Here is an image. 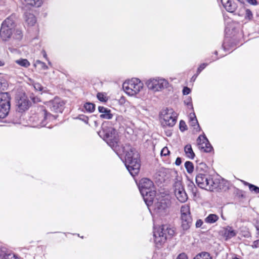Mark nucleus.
<instances>
[{
	"label": "nucleus",
	"mask_w": 259,
	"mask_h": 259,
	"mask_svg": "<svg viewBox=\"0 0 259 259\" xmlns=\"http://www.w3.org/2000/svg\"><path fill=\"white\" fill-rule=\"evenodd\" d=\"M180 130L182 132H184L187 130V125L183 120H181L179 124Z\"/></svg>",
	"instance_id": "4c0bfd02"
},
{
	"label": "nucleus",
	"mask_w": 259,
	"mask_h": 259,
	"mask_svg": "<svg viewBox=\"0 0 259 259\" xmlns=\"http://www.w3.org/2000/svg\"><path fill=\"white\" fill-rule=\"evenodd\" d=\"M14 35H15V38L17 39H21L23 36L22 32L20 29H16L15 30Z\"/></svg>",
	"instance_id": "e433bc0d"
},
{
	"label": "nucleus",
	"mask_w": 259,
	"mask_h": 259,
	"mask_svg": "<svg viewBox=\"0 0 259 259\" xmlns=\"http://www.w3.org/2000/svg\"><path fill=\"white\" fill-rule=\"evenodd\" d=\"M207 169L206 164L203 162H201L197 164L196 166V170L198 173H202L205 172Z\"/></svg>",
	"instance_id": "2f4dec72"
},
{
	"label": "nucleus",
	"mask_w": 259,
	"mask_h": 259,
	"mask_svg": "<svg viewBox=\"0 0 259 259\" xmlns=\"http://www.w3.org/2000/svg\"><path fill=\"white\" fill-rule=\"evenodd\" d=\"M4 65V63L2 61H0V66H2Z\"/></svg>",
	"instance_id": "13d9d810"
},
{
	"label": "nucleus",
	"mask_w": 259,
	"mask_h": 259,
	"mask_svg": "<svg viewBox=\"0 0 259 259\" xmlns=\"http://www.w3.org/2000/svg\"><path fill=\"white\" fill-rule=\"evenodd\" d=\"M175 195L178 200L181 202H185L188 199L187 194L181 181L175 182L174 186Z\"/></svg>",
	"instance_id": "4468645a"
},
{
	"label": "nucleus",
	"mask_w": 259,
	"mask_h": 259,
	"mask_svg": "<svg viewBox=\"0 0 259 259\" xmlns=\"http://www.w3.org/2000/svg\"><path fill=\"white\" fill-rule=\"evenodd\" d=\"M31 105V102L25 95H20L16 97L17 111L23 112L28 110Z\"/></svg>",
	"instance_id": "ddd939ff"
},
{
	"label": "nucleus",
	"mask_w": 259,
	"mask_h": 259,
	"mask_svg": "<svg viewBox=\"0 0 259 259\" xmlns=\"http://www.w3.org/2000/svg\"><path fill=\"white\" fill-rule=\"evenodd\" d=\"M0 104L10 107V97L8 93H0Z\"/></svg>",
	"instance_id": "6ab92c4d"
},
{
	"label": "nucleus",
	"mask_w": 259,
	"mask_h": 259,
	"mask_svg": "<svg viewBox=\"0 0 259 259\" xmlns=\"http://www.w3.org/2000/svg\"><path fill=\"white\" fill-rule=\"evenodd\" d=\"M214 54L217 55H218V52L217 51H215L214 52Z\"/></svg>",
	"instance_id": "680f3d73"
},
{
	"label": "nucleus",
	"mask_w": 259,
	"mask_h": 259,
	"mask_svg": "<svg viewBox=\"0 0 259 259\" xmlns=\"http://www.w3.org/2000/svg\"><path fill=\"white\" fill-rule=\"evenodd\" d=\"M197 142L199 148L204 152H210L212 150V147L204 135L200 136L197 139Z\"/></svg>",
	"instance_id": "dca6fc26"
},
{
	"label": "nucleus",
	"mask_w": 259,
	"mask_h": 259,
	"mask_svg": "<svg viewBox=\"0 0 259 259\" xmlns=\"http://www.w3.org/2000/svg\"><path fill=\"white\" fill-rule=\"evenodd\" d=\"M203 222L201 220H198L195 224L196 228H200L202 225Z\"/></svg>",
	"instance_id": "de8ad7c7"
},
{
	"label": "nucleus",
	"mask_w": 259,
	"mask_h": 259,
	"mask_svg": "<svg viewBox=\"0 0 259 259\" xmlns=\"http://www.w3.org/2000/svg\"><path fill=\"white\" fill-rule=\"evenodd\" d=\"M153 186V182L147 178L142 179L139 184V190L148 206H150L155 196Z\"/></svg>",
	"instance_id": "39448f33"
},
{
	"label": "nucleus",
	"mask_w": 259,
	"mask_h": 259,
	"mask_svg": "<svg viewBox=\"0 0 259 259\" xmlns=\"http://www.w3.org/2000/svg\"><path fill=\"white\" fill-rule=\"evenodd\" d=\"M176 259H188L187 256L185 253L180 254Z\"/></svg>",
	"instance_id": "49530a36"
},
{
	"label": "nucleus",
	"mask_w": 259,
	"mask_h": 259,
	"mask_svg": "<svg viewBox=\"0 0 259 259\" xmlns=\"http://www.w3.org/2000/svg\"><path fill=\"white\" fill-rule=\"evenodd\" d=\"M98 99L101 102H106L108 100L106 95L103 93H98L97 95Z\"/></svg>",
	"instance_id": "72a5a7b5"
},
{
	"label": "nucleus",
	"mask_w": 259,
	"mask_h": 259,
	"mask_svg": "<svg viewBox=\"0 0 259 259\" xmlns=\"http://www.w3.org/2000/svg\"><path fill=\"white\" fill-rule=\"evenodd\" d=\"M56 116L47 112L44 106L35 108L34 113L30 117L33 126L37 127H44L50 121L55 120Z\"/></svg>",
	"instance_id": "f03ea898"
},
{
	"label": "nucleus",
	"mask_w": 259,
	"mask_h": 259,
	"mask_svg": "<svg viewBox=\"0 0 259 259\" xmlns=\"http://www.w3.org/2000/svg\"><path fill=\"white\" fill-rule=\"evenodd\" d=\"M33 85L34 89L36 91H42L43 90V87L39 83L34 82L33 83Z\"/></svg>",
	"instance_id": "a19ab883"
},
{
	"label": "nucleus",
	"mask_w": 259,
	"mask_h": 259,
	"mask_svg": "<svg viewBox=\"0 0 259 259\" xmlns=\"http://www.w3.org/2000/svg\"><path fill=\"white\" fill-rule=\"evenodd\" d=\"M78 119L83 121V122H84L85 123L88 124V120H89V118L87 116H85L84 115H80L78 116L77 117Z\"/></svg>",
	"instance_id": "37998d69"
},
{
	"label": "nucleus",
	"mask_w": 259,
	"mask_h": 259,
	"mask_svg": "<svg viewBox=\"0 0 259 259\" xmlns=\"http://www.w3.org/2000/svg\"><path fill=\"white\" fill-rule=\"evenodd\" d=\"M31 100L35 103L40 101V99L37 97H31Z\"/></svg>",
	"instance_id": "09e8293b"
},
{
	"label": "nucleus",
	"mask_w": 259,
	"mask_h": 259,
	"mask_svg": "<svg viewBox=\"0 0 259 259\" xmlns=\"http://www.w3.org/2000/svg\"><path fill=\"white\" fill-rule=\"evenodd\" d=\"M64 105L63 101L58 97L55 98L48 103L50 110L55 112H62Z\"/></svg>",
	"instance_id": "2eb2a0df"
},
{
	"label": "nucleus",
	"mask_w": 259,
	"mask_h": 259,
	"mask_svg": "<svg viewBox=\"0 0 259 259\" xmlns=\"http://www.w3.org/2000/svg\"><path fill=\"white\" fill-rule=\"evenodd\" d=\"M10 107L0 104V118H4L8 114Z\"/></svg>",
	"instance_id": "412c9836"
},
{
	"label": "nucleus",
	"mask_w": 259,
	"mask_h": 259,
	"mask_svg": "<svg viewBox=\"0 0 259 259\" xmlns=\"http://www.w3.org/2000/svg\"><path fill=\"white\" fill-rule=\"evenodd\" d=\"M184 151L186 156L190 159H193L195 156V154L192 149L190 145H187L185 146Z\"/></svg>",
	"instance_id": "4be33fe9"
},
{
	"label": "nucleus",
	"mask_w": 259,
	"mask_h": 259,
	"mask_svg": "<svg viewBox=\"0 0 259 259\" xmlns=\"http://www.w3.org/2000/svg\"><path fill=\"white\" fill-rule=\"evenodd\" d=\"M27 4L35 6L36 7H39L41 6L42 4V0H24Z\"/></svg>",
	"instance_id": "cd10ccee"
},
{
	"label": "nucleus",
	"mask_w": 259,
	"mask_h": 259,
	"mask_svg": "<svg viewBox=\"0 0 259 259\" xmlns=\"http://www.w3.org/2000/svg\"><path fill=\"white\" fill-rule=\"evenodd\" d=\"M229 0H221V3L224 8L227 5V4H229Z\"/></svg>",
	"instance_id": "864d4df0"
},
{
	"label": "nucleus",
	"mask_w": 259,
	"mask_h": 259,
	"mask_svg": "<svg viewBox=\"0 0 259 259\" xmlns=\"http://www.w3.org/2000/svg\"><path fill=\"white\" fill-rule=\"evenodd\" d=\"M177 114L172 109H167L161 115V123L163 127H172L176 123Z\"/></svg>",
	"instance_id": "1a4fd4ad"
},
{
	"label": "nucleus",
	"mask_w": 259,
	"mask_h": 259,
	"mask_svg": "<svg viewBox=\"0 0 259 259\" xmlns=\"http://www.w3.org/2000/svg\"><path fill=\"white\" fill-rule=\"evenodd\" d=\"M195 180L198 186L201 189L213 191L218 186L211 176L208 174L198 173L196 176Z\"/></svg>",
	"instance_id": "0eeeda50"
},
{
	"label": "nucleus",
	"mask_w": 259,
	"mask_h": 259,
	"mask_svg": "<svg viewBox=\"0 0 259 259\" xmlns=\"http://www.w3.org/2000/svg\"><path fill=\"white\" fill-rule=\"evenodd\" d=\"M243 183L245 185L248 186L251 192H253L255 194L259 193V187L245 181H243Z\"/></svg>",
	"instance_id": "7c9ffc66"
},
{
	"label": "nucleus",
	"mask_w": 259,
	"mask_h": 259,
	"mask_svg": "<svg viewBox=\"0 0 259 259\" xmlns=\"http://www.w3.org/2000/svg\"><path fill=\"white\" fill-rule=\"evenodd\" d=\"M193 116H194V117H192V116H191V117H190L191 118L190 122H191V125L195 126L196 124H197L198 126H199V125L198 123V121L196 119V117L194 113H193Z\"/></svg>",
	"instance_id": "58836bf2"
},
{
	"label": "nucleus",
	"mask_w": 259,
	"mask_h": 259,
	"mask_svg": "<svg viewBox=\"0 0 259 259\" xmlns=\"http://www.w3.org/2000/svg\"><path fill=\"white\" fill-rule=\"evenodd\" d=\"M256 229L258 230V231L259 232V227H257Z\"/></svg>",
	"instance_id": "e2e57ef3"
},
{
	"label": "nucleus",
	"mask_w": 259,
	"mask_h": 259,
	"mask_svg": "<svg viewBox=\"0 0 259 259\" xmlns=\"http://www.w3.org/2000/svg\"><path fill=\"white\" fill-rule=\"evenodd\" d=\"M237 233V231L234 230L232 227L228 226L224 228L223 234L225 239L227 240L235 237Z\"/></svg>",
	"instance_id": "f3484780"
},
{
	"label": "nucleus",
	"mask_w": 259,
	"mask_h": 259,
	"mask_svg": "<svg viewBox=\"0 0 259 259\" xmlns=\"http://www.w3.org/2000/svg\"><path fill=\"white\" fill-rule=\"evenodd\" d=\"M117 149L119 151L114 150V151L118 155L122 154L124 155V164L130 174L133 177L137 175L139 172L141 165L139 154L136 149L130 144L119 146Z\"/></svg>",
	"instance_id": "f257e3e1"
},
{
	"label": "nucleus",
	"mask_w": 259,
	"mask_h": 259,
	"mask_svg": "<svg viewBox=\"0 0 259 259\" xmlns=\"http://www.w3.org/2000/svg\"><path fill=\"white\" fill-rule=\"evenodd\" d=\"M252 246L253 248H257L258 247H259V239L254 241L253 242V244L252 245Z\"/></svg>",
	"instance_id": "8fccbe9b"
},
{
	"label": "nucleus",
	"mask_w": 259,
	"mask_h": 259,
	"mask_svg": "<svg viewBox=\"0 0 259 259\" xmlns=\"http://www.w3.org/2000/svg\"><path fill=\"white\" fill-rule=\"evenodd\" d=\"M249 4L255 5L256 4L257 2L256 0H246Z\"/></svg>",
	"instance_id": "5fc2aeb1"
},
{
	"label": "nucleus",
	"mask_w": 259,
	"mask_h": 259,
	"mask_svg": "<svg viewBox=\"0 0 259 259\" xmlns=\"http://www.w3.org/2000/svg\"><path fill=\"white\" fill-rule=\"evenodd\" d=\"M98 111L101 113L100 117L101 118L110 119L113 116V115L111 113V110L103 106H99Z\"/></svg>",
	"instance_id": "a211bd4d"
},
{
	"label": "nucleus",
	"mask_w": 259,
	"mask_h": 259,
	"mask_svg": "<svg viewBox=\"0 0 259 259\" xmlns=\"http://www.w3.org/2000/svg\"><path fill=\"white\" fill-rule=\"evenodd\" d=\"M153 203L154 212L159 215H164L166 214L168 210V207L170 205V202L169 199L162 198L160 199L154 201L151 203Z\"/></svg>",
	"instance_id": "9b49d317"
},
{
	"label": "nucleus",
	"mask_w": 259,
	"mask_h": 259,
	"mask_svg": "<svg viewBox=\"0 0 259 259\" xmlns=\"http://www.w3.org/2000/svg\"><path fill=\"white\" fill-rule=\"evenodd\" d=\"M184 103L188 106V107L191 109H193V105L192 104V99L190 97H187L185 100H184Z\"/></svg>",
	"instance_id": "c9c22d12"
},
{
	"label": "nucleus",
	"mask_w": 259,
	"mask_h": 259,
	"mask_svg": "<svg viewBox=\"0 0 259 259\" xmlns=\"http://www.w3.org/2000/svg\"><path fill=\"white\" fill-rule=\"evenodd\" d=\"M48 62V64L50 65H52V63L49 60V61H47Z\"/></svg>",
	"instance_id": "bf43d9fd"
},
{
	"label": "nucleus",
	"mask_w": 259,
	"mask_h": 259,
	"mask_svg": "<svg viewBox=\"0 0 259 259\" xmlns=\"http://www.w3.org/2000/svg\"><path fill=\"white\" fill-rule=\"evenodd\" d=\"M219 220V217L215 214H210L205 219V222L208 224H213Z\"/></svg>",
	"instance_id": "393cba45"
},
{
	"label": "nucleus",
	"mask_w": 259,
	"mask_h": 259,
	"mask_svg": "<svg viewBox=\"0 0 259 259\" xmlns=\"http://www.w3.org/2000/svg\"><path fill=\"white\" fill-rule=\"evenodd\" d=\"M167 136L169 137L171 135L172 132L170 131H168L165 132Z\"/></svg>",
	"instance_id": "6e6d98bb"
},
{
	"label": "nucleus",
	"mask_w": 259,
	"mask_h": 259,
	"mask_svg": "<svg viewBox=\"0 0 259 259\" xmlns=\"http://www.w3.org/2000/svg\"><path fill=\"white\" fill-rule=\"evenodd\" d=\"M233 259H240V258H239L238 257L235 256Z\"/></svg>",
	"instance_id": "052dcab7"
},
{
	"label": "nucleus",
	"mask_w": 259,
	"mask_h": 259,
	"mask_svg": "<svg viewBox=\"0 0 259 259\" xmlns=\"http://www.w3.org/2000/svg\"><path fill=\"white\" fill-rule=\"evenodd\" d=\"M181 162H182L181 158L180 157H178L176 159V162H175V164L177 165H180L181 164Z\"/></svg>",
	"instance_id": "603ef678"
},
{
	"label": "nucleus",
	"mask_w": 259,
	"mask_h": 259,
	"mask_svg": "<svg viewBox=\"0 0 259 259\" xmlns=\"http://www.w3.org/2000/svg\"><path fill=\"white\" fill-rule=\"evenodd\" d=\"M15 62L19 65L25 68L28 67L30 65L26 59H20L16 60Z\"/></svg>",
	"instance_id": "bb28decb"
},
{
	"label": "nucleus",
	"mask_w": 259,
	"mask_h": 259,
	"mask_svg": "<svg viewBox=\"0 0 259 259\" xmlns=\"http://www.w3.org/2000/svg\"><path fill=\"white\" fill-rule=\"evenodd\" d=\"M37 65H39L41 69L47 70L48 69V67L47 66V65L44 62L40 60H37L35 61L34 63V66H36Z\"/></svg>",
	"instance_id": "f704fd0d"
},
{
	"label": "nucleus",
	"mask_w": 259,
	"mask_h": 259,
	"mask_svg": "<svg viewBox=\"0 0 259 259\" xmlns=\"http://www.w3.org/2000/svg\"><path fill=\"white\" fill-rule=\"evenodd\" d=\"M41 54L42 55L43 57L46 59L47 61H49V58L47 57V54L45 50H42L41 51Z\"/></svg>",
	"instance_id": "3c124183"
},
{
	"label": "nucleus",
	"mask_w": 259,
	"mask_h": 259,
	"mask_svg": "<svg viewBox=\"0 0 259 259\" xmlns=\"http://www.w3.org/2000/svg\"><path fill=\"white\" fill-rule=\"evenodd\" d=\"M237 7V6L236 3L232 2V1L229 0V4H227L225 8L228 12L230 13H233L236 11Z\"/></svg>",
	"instance_id": "b1692460"
},
{
	"label": "nucleus",
	"mask_w": 259,
	"mask_h": 259,
	"mask_svg": "<svg viewBox=\"0 0 259 259\" xmlns=\"http://www.w3.org/2000/svg\"><path fill=\"white\" fill-rule=\"evenodd\" d=\"M145 84L149 90L154 92H160L169 86L168 80L160 77L151 78L146 81Z\"/></svg>",
	"instance_id": "6e6552de"
},
{
	"label": "nucleus",
	"mask_w": 259,
	"mask_h": 259,
	"mask_svg": "<svg viewBox=\"0 0 259 259\" xmlns=\"http://www.w3.org/2000/svg\"><path fill=\"white\" fill-rule=\"evenodd\" d=\"M187 185L188 190L191 192L192 194L195 195L197 191V188L194 183L192 181L188 180Z\"/></svg>",
	"instance_id": "c85d7f7f"
},
{
	"label": "nucleus",
	"mask_w": 259,
	"mask_h": 259,
	"mask_svg": "<svg viewBox=\"0 0 259 259\" xmlns=\"http://www.w3.org/2000/svg\"><path fill=\"white\" fill-rule=\"evenodd\" d=\"M198 74H197V73L194 75H193L191 78L192 80H193V81H194L196 78H197V76H198Z\"/></svg>",
	"instance_id": "4d7b16f0"
},
{
	"label": "nucleus",
	"mask_w": 259,
	"mask_h": 259,
	"mask_svg": "<svg viewBox=\"0 0 259 259\" xmlns=\"http://www.w3.org/2000/svg\"><path fill=\"white\" fill-rule=\"evenodd\" d=\"M181 227L183 230H188L192 223V218L191 216L190 207L185 204L181 207Z\"/></svg>",
	"instance_id": "f8f14e48"
},
{
	"label": "nucleus",
	"mask_w": 259,
	"mask_h": 259,
	"mask_svg": "<svg viewBox=\"0 0 259 259\" xmlns=\"http://www.w3.org/2000/svg\"><path fill=\"white\" fill-rule=\"evenodd\" d=\"M1 259H20V258L12 252H5L0 254Z\"/></svg>",
	"instance_id": "5701e85b"
},
{
	"label": "nucleus",
	"mask_w": 259,
	"mask_h": 259,
	"mask_svg": "<svg viewBox=\"0 0 259 259\" xmlns=\"http://www.w3.org/2000/svg\"><path fill=\"white\" fill-rule=\"evenodd\" d=\"M193 259H212V257L208 252H201L197 254Z\"/></svg>",
	"instance_id": "a878e982"
},
{
	"label": "nucleus",
	"mask_w": 259,
	"mask_h": 259,
	"mask_svg": "<svg viewBox=\"0 0 259 259\" xmlns=\"http://www.w3.org/2000/svg\"><path fill=\"white\" fill-rule=\"evenodd\" d=\"M169 153V151L168 150L167 147H164L161 151V155L162 156H166Z\"/></svg>",
	"instance_id": "c03bdc74"
},
{
	"label": "nucleus",
	"mask_w": 259,
	"mask_h": 259,
	"mask_svg": "<svg viewBox=\"0 0 259 259\" xmlns=\"http://www.w3.org/2000/svg\"><path fill=\"white\" fill-rule=\"evenodd\" d=\"M175 229L169 225H163L161 227L154 228V242L157 247L162 246L166 240L175 235Z\"/></svg>",
	"instance_id": "20e7f679"
},
{
	"label": "nucleus",
	"mask_w": 259,
	"mask_h": 259,
	"mask_svg": "<svg viewBox=\"0 0 259 259\" xmlns=\"http://www.w3.org/2000/svg\"><path fill=\"white\" fill-rule=\"evenodd\" d=\"M185 167L189 174H192L194 171V165L191 161H186L185 163Z\"/></svg>",
	"instance_id": "473e14b6"
},
{
	"label": "nucleus",
	"mask_w": 259,
	"mask_h": 259,
	"mask_svg": "<svg viewBox=\"0 0 259 259\" xmlns=\"http://www.w3.org/2000/svg\"><path fill=\"white\" fill-rule=\"evenodd\" d=\"M25 20L29 26H33L36 22V19L34 15L27 12L25 13Z\"/></svg>",
	"instance_id": "aec40b11"
},
{
	"label": "nucleus",
	"mask_w": 259,
	"mask_h": 259,
	"mask_svg": "<svg viewBox=\"0 0 259 259\" xmlns=\"http://www.w3.org/2000/svg\"><path fill=\"white\" fill-rule=\"evenodd\" d=\"M83 107L86 111L92 113L95 110V105L92 103L87 102L84 104Z\"/></svg>",
	"instance_id": "c756f323"
},
{
	"label": "nucleus",
	"mask_w": 259,
	"mask_h": 259,
	"mask_svg": "<svg viewBox=\"0 0 259 259\" xmlns=\"http://www.w3.org/2000/svg\"><path fill=\"white\" fill-rule=\"evenodd\" d=\"M207 65L208 64L207 63L201 64L197 69V74H199L207 66Z\"/></svg>",
	"instance_id": "79ce46f5"
},
{
	"label": "nucleus",
	"mask_w": 259,
	"mask_h": 259,
	"mask_svg": "<svg viewBox=\"0 0 259 259\" xmlns=\"http://www.w3.org/2000/svg\"><path fill=\"white\" fill-rule=\"evenodd\" d=\"M191 92V90L190 88L187 87H185L183 88V95H187L188 94H189Z\"/></svg>",
	"instance_id": "a18cd8bd"
},
{
	"label": "nucleus",
	"mask_w": 259,
	"mask_h": 259,
	"mask_svg": "<svg viewBox=\"0 0 259 259\" xmlns=\"http://www.w3.org/2000/svg\"><path fill=\"white\" fill-rule=\"evenodd\" d=\"M108 124L109 122L103 124L102 130L98 132V135L114 151H119L117 149L119 146L118 133L113 127L109 126Z\"/></svg>",
	"instance_id": "7ed1b4c3"
},
{
	"label": "nucleus",
	"mask_w": 259,
	"mask_h": 259,
	"mask_svg": "<svg viewBox=\"0 0 259 259\" xmlns=\"http://www.w3.org/2000/svg\"><path fill=\"white\" fill-rule=\"evenodd\" d=\"M239 2H241V0H238Z\"/></svg>",
	"instance_id": "0e129e2a"
},
{
	"label": "nucleus",
	"mask_w": 259,
	"mask_h": 259,
	"mask_svg": "<svg viewBox=\"0 0 259 259\" xmlns=\"http://www.w3.org/2000/svg\"><path fill=\"white\" fill-rule=\"evenodd\" d=\"M14 27L13 18L9 17L2 23L0 29V37L3 40H7L12 34V30Z\"/></svg>",
	"instance_id": "9d476101"
},
{
	"label": "nucleus",
	"mask_w": 259,
	"mask_h": 259,
	"mask_svg": "<svg viewBox=\"0 0 259 259\" xmlns=\"http://www.w3.org/2000/svg\"><path fill=\"white\" fill-rule=\"evenodd\" d=\"M245 18L248 20H251L252 18V13L249 9L245 10Z\"/></svg>",
	"instance_id": "ea45409f"
},
{
	"label": "nucleus",
	"mask_w": 259,
	"mask_h": 259,
	"mask_svg": "<svg viewBox=\"0 0 259 259\" xmlns=\"http://www.w3.org/2000/svg\"><path fill=\"white\" fill-rule=\"evenodd\" d=\"M143 83L139 79L133 78L124 82L122 88L127 95L133 96L143 89Z\"/></svg>",
	"instance_id": "423d86ee"
}]
</instances>
